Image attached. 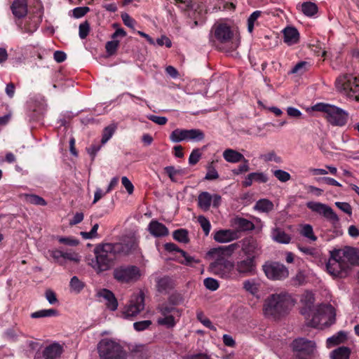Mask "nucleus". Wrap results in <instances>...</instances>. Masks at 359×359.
<instances>
[{
  "instance_id": "obj_9",
  "label": "nucleus",
  "mask_w": 359,
  "mask_h": 359,
  "mask_svg": "<svg viewBox=\"0 0 359 359\" xmlns=\"http://www.w3.org/2000/svg\"><path fill=\"white\" fill-rule=\"evenodd\" d=\"M144 294L140 290L131 295L128 303L123 309L122 316L126 319L135 317L144 310Z\"/></svg>"
},
{
  "instance_id": "obj_60",
  "label": "nucleus",
  "mask_w": 359,
  "mask_h": 359,
  "mask_svg": "<svg viewBox=\"0 0 359 359\" xmlns=\"http://www.w3.org/2000/svg\"><path fill=\"white\" fill-rule=\"evenodd\" d=\"M89 11L90 8L87 6L76 7L73 9V15L76 18H80L84 16Z\"/></svg>"
},
{
  "instance_id": "obj_39",
  "label": "nucleus",
  "mask_w": 359,
  "mask_h": 359,
  "mask_svg": "<svg viewBox=\"0 0 359 359\" xmlns=\"http://www.w3.org/2000/svg\"><path fill=\"white\" fill-rule=\"evenodd\" d=\"M57 314V310L54 309H42L34 312L31 314V318H45V317H50L55 316Z\"/></svg>"
},
{
  "instance_id": "obj_41",
  "label": "nucleus",
  "mask_w": 359,
  "mask_h": 359,
  "mask_svg": "<svg viewBox=\"0 0 359 359\" xmlns=\"http://www.w3.org/2000/svg\"><path fill=\"white\" fill-rule=\"evenodd\" d=\"M196 318L205 327L209 328L211 330L216 331L217 328L214 326L209 318L205 316L204 313L201 311H198L196 313Z\"/></svg>"
},
{
  "instance_id": "obj_14",
  "label": "nucleus",
  "mask_w": 359,
  "mask_h": 359,
  "mask_svg": "<svg viewBox=\"0 0 359 359\" xmlns=\"http://www.w3.org/2000/svg\"><path fill=\"white\" fill-rule=\"evenodd\" d=\"M158 311L162 316V317L158 318L157 320L159 325L165 326L168 328L173 327L175 325L176 321L174 314L177 313L180 315V312L177 309L163 304L158 307Z\"/></svg>"
},
{
  "instance_id": "obj_33",
  "label": "nucleus",
  "mask_w": 359,
  "mask_h": 359,
  "mask_svg": "<svg viewBox=\"0 0 359 359\" xmlns=\"http://www.w3.org/2000/svg\"><path fill=\"white\" fill-rule=\"evenodd\" d=\"M255 210L261 212H269L273 209V203L269 199L263 198L256 202Z\"/></svg>"
},
{
  "instance_id": "obj_54",
  "label": "nucleus",
  "mask_w": 359,
  "mask_h": 359,
  "mask_svg": "<svg viewBox=\"0 0 359 359\" xmlns=\"http://www.w3.org/2000/svg\"><path fill=\"white\" fill-rule=\"evenodd\" d=\"M205 287L211 291H215L219 287V283L212 278H207L203 281Z\"/></svg>"
},
{
  "instance_id": "obj_18",
  "label": "nucleus",
  "mask_w": 359,
  "mask_h": 359,
  "mask_svg": "<svg viewBox=\"0 0 359 359\" xmlns=\"http://www.w3.org/2000/svg\"><path fill=\"white\" fill-rule=\"evenodd\" d=\"M234 268L236 271L242 276H251L255 274L256 270V263L254 258L247 257L243 259H241L234 264Z\"/></svg>"
},
{
  "instance_id": "obj_50",
  "label": "nucleus",
  "mask_w": 359,
  "mask_h": 359,
  "mask_svg": "<svg viewBox=\"0 0 359 359\" xmlns=\"http://www.w3.org/2000/svg\"><path fill=\"white\" fill-rule=\"evenodd\" d=\"M260 158L265 162L274 161L279 163L282 161L281 158L273 151L261 155Z\"/></svg>"
},
{
  "instance_id": "obj_36",
  "label": "nucleus",
  "mask_w": 359,
  "mask_h": 359,
  "mask_svg": "<svg viewBox=\"0 0 359 359\" xmlns=\"http://www.w3.org/2000/svg\"><path fill=\"white\" fill-rule=\"evenodd\" d=\"M173 238L182 243H188L189 242V232L185 229H180L173 231Z\"/></svg>"
},
{
  "instance_id": "obj_5",
  "label": "nucleus",
  "mask_w": 359,
  "mask_h": 359,
  "mask_svg": "<svg viewBox=\"0 0 359 359\" xmlns=\"http://www.w3.org/2000/svg\"><path fill=\"white\" fill-rule=\"evenodd\" d=\"M309 325L313 327L322 328L332 324L335 320V309L331 304H323L318 306L311 314Z\"/></svg>"
},
{
  "instance_id": "obj_43",
  "label": "nucleus",
  "mask_w": 359,
  "mask_h": 359,
  "mask_svg": "<svg viewBox=\"0 0 359 359\" xmlns=\"http://www.w3.org/2000/svg\"><path fill=\"white\" fill-rule=\"evenodd\" d=\"M261 14H262V11H255L248 18V31L250 33H252L253 32L255 22L260 17Z\"/></svg>"
},
{
  "instance_id": "obj_22",
  "label": "nucleus",
  "mask_w": 359,
  "mask_h": 359,
  "mask_svg": "<svg viewBox=\"0 0 359 359\" xmlns=\"http://www.w3.org/2000/svg\"><path fill=\"white\" fill-rule=\"evenodd\" d=\"M149 232L154 237H164L168 235V229L157 220L152 219L148 225Z\"/></svg>"
},
{
  "instance_id": "obj_21",
  "label": "nucleus",
  "mask_w": 359,
  "mask_h": 359,
  "mask_svg": "<svg viewBox=\"0 0 359 359\" xmlns=\"http://www.w3.org/2000/svg\"><path fill=\"white\" fill-rule=\"evenodd\" d=\"M97 296L105 301L107 309L113 311L117 309L118 301L111 291L107 289H102L97 292Z\"/></svg>"
},
{
  "instance_id": "obj_40",
  "label": "nucleus",
  "mask_w": 359,
  "mask_h": 359,
  "mask_svg": "<svg viewBox=\"0 0 359 359\" xmlns=\"http://www.w3.org/2000/svg\"><path fill=\"white\" fill-rule=\"evenodd\" d=\"M85 284L79 278L74 276H73L69 282V287L72 292L75 293H79L84 287Z\"/></svg>"
},
{
  "instance_id": "obj_16",
  "label": "nucleus",
  "mask_w": 359,
  "mask_h": 359,
  "mask_svg": "<svg viewBox=\"0 0 359 359\" xmlns=\"http://www.w3.org/2000/svg\"><path fill=\"white\" fill-rule=\"evenodd\" d=\"M292 347L297 353V357L310 356L314 354L316 343L305 338H298L292 341Z\"/></svg>"
},
{
  "instance_id": "obj_17",
  "label": "nucleus",
  "mask_w": 359,
  "mask_h": 359,
  "mask_svg": "<svg viewBox=\"0 0 359 359\" xmlns=\"http://www.w3.org/2000/svg\"><path fill=\"white\" fill-rule=\"evenodd\" d=\"M212 29L214 39L220 43H227L233 39V34L226 24L215 25Z\"/></svg>"
},
{
  "instance_id": "obj_12",
  "label": "nucleus",
  "mask_w": 359,
  "mask_h": 359,
  "mask_svg": "<svg viewBox=\"0 0 359 359\" xmlns=\"http://www.w3.org/2000/svg\"><path fill=\"white\" fill-rule=\"evenodd\" d=\"M205 138L204 133L200 129H180L174 130L170 135V140L172 142L182 141L201 142Z\"/></svg>"
},
{
  "instance_id": "obj_7",
  "label": "nucleus",
  "mask_w": 359,
  "mask_h": 359,
  "mask_svg": "<svg viewBox=\"0 0 359 359\" xmlns=\"http://www.w3.org/2000/svg\"><path fill=\"white\" fill-rule=\"evenodd\" d=\"M330 254V257L326 264L327 272L334 277L346 276L348 265L341 255L343 254L341 252V249L334 250Z\"/></svg>"
},
{
  "instance_id": "obj_24",
  "label": "nucleus",
  "mask_w": 359,
  "mask_h": 359,
  "mask_svg": "<svg viewBox=\"0 0 359 359\" xmlns=\"http://www.w3.org/2000/svg\"><path fill=\"white\" fill-rule=\"evenodd\" d=\"M62 351L63 348L60 344L53 343L45 348L43 351V357L44 359H58Z\"/></svg>"
},
{
  "instance_id": "obj_52",
  "label": "nucleus",
  "mask_w": 359,
  "mask_h": 359,
  "mask_svg": "<svg viewBox=\"0 0 359 359\" xmlns=\"http://www.w3.org/2000/svg\"><path fill=\"white\" fill-rule=\"evenodd\" d=\"M39 27V22L37 20H31L29 22H26L23 28H22L24 32L28 34L34 33Z\"/></svg>"
},
{
  "instance_id": "obj_53",
  "label": "nucleus",
  "mask_w": 359,
  "mask_h": 359,
  "mask_svg": "<svg viewBox=\"0 0 359 359\" xmlns=\"http://www.w3.org/2000/svg\"><path fill=\"white\" fill-rule=\"evenodd\" d=\"M151 323V321L149 320L138 321L133 323V327L136 331L141 332L147 330Z\"/></svg>"
},
{
  "instance_id": "obj_58",
  "label": "nucleus",
  "mask_w": 359,
  "mask_h": 359,
  "mask_svg": "<svg viewBox=\"0 0 359 359\" xmlns=\"http://www.w3.org/2000/svg\"><path fill=\"white\" fill-rule=\"evenodd\" d=\"M308 62L302 61L296 64L290 71L291 74L303 73L306 70Z\"/></svg>"
},
{
  "instance_id": "obj_37",
  "label": "nucleus",
  "mask_w": 359,
  "mask_h": 359,
  "mask_svg": "<svg viewBox=\"0 0 359 359\" xmlns=\"http://www.w3.org/2000/svg\"><path fill=\"white\" fill-rule=\"evenodd\" d=\"M235 224L241 231H252L255 229L254 224L251 221L245 218H236Z\"/></svg>"
},
{
  "instance_id": "obj_35",
  "label": "nucleus",
  "mask_w": 359,
  "mask_h": 359,
  "mask_svg": "<svg viewBox=\"0 0 359 359\" xmlns=\"http://www.w3.org/2000/svg\"><path fill=\"white\" fill-rule=\"evenodd\" d=\"M243 288L252 295L258 293L259 283L255 279L246 280L243 282Z\"/></svg>"
},
{
  "instance_id": "obj_49",
  "label": "nucleus",
  "mask_w": 359,
  "mask_h": 359,
  "mask_svg": "<svg viewBox=\"0 0 359 359\" xmlns=\"http://www.w3.org/2000/svg\"><path fill=\"white\" fill-rule=\"evenodd\" d=\"M180 253L184 257V260L180 261V263L187 266H192L194 264L199 262V260L194 257L189 255L185 251L180 250Z\"/></svg>"
},
{
  "instance_id": "obj_44",
  "label": "nucleus",
  "mask_w": 359,
  "mask_h": 359,
  "mask_svg": "<svg viewBox=\"0 0 359 359\" xmlns=\"http://www.w3.org/2000/svg\"><path fill=\"white\" fill-rule=\"evenodd\" d=\"M26 200L31 204L45 206L46 205V201L41 196L34 194L26 195Z\"/></svg>"
},
{
  "instance_id": "obj_51",
  "label": "nucleus",
  "mask_w": 359,
  "mask_h": 359,
  "mask_svg": "<svg viewBox=\"0 0 359 359\" xmlns=\"http://www.w3.org/2000/svg\"><path fill=\"white\" fill-rule=\"evenodd\" d=\"M207 173L205 175V179L207 180H216L219 177V175L217 173V171L213 166V162H211L210 164H208L207 167Z\"/></svg>"
},
{
  "instance_id": "obj_27",
  "label": "nucleus",
  "mask_w": 359,
  "mask_h": 359,
  "mask_svg": "<svg viewBox=\"0 0 359 359\" xmlns=\"http://www.w3.org/2000/svg\"><path fill=\"white\" fill-rule=\"evenodd\" d=\"M11 10L16 18L25 16L27 13V0H15L12 4Z\"/></svg>"
},
{
  "instance_id": "obj_42",
  "label": "nucleus",
  "mask_w": 359,
  "mask_h": 359,
  "mask_svg": "<svg viewBox=\"0 0 359 359\" xmlns=\"http://www.w3.org/2000/svg\"><path fill=\"white\" fill-rule=\"evenodd\" d=\"M164 170L171 181L175 182H177V176H181L184 173L182 170L175 169L174 166H166Z\"/></svg>"
},
{
  "instance_id": "obj_32",
  "label": "nucleus",
  "mask_w": 359,
  "mask_h": 359,
  "mask_svg": "<svg viewBox=\"0 0 359 359\" xmlns=\"http://www.w3.org/2000/svg\"><path fill=\"white\" fill-rule=\"evenodd\" d=\"M301 11L307 17H313L318 12L317 5L311 1H306L301 4Z\"/></svg>"
},
{
  "instance_id": "obj_55",
  "label": "nucleus",
  "mask_w": 359,
  "mask_h": 359,
  "mask_svg": "<svg viewBox=\"0 0 359 359\" xmlns=\"http://www.w3.org/2000/svg\"><path fill=\"white\" fill-rule=\"evenodd\" d=\"M201 152L199 149H194L189 158V163L190 165H196L201 158Z\"/></svg>"
},
{
  "instance_id": "obj_15",
  "label": "nucleus",
  "mask_w": 359,
  "mask_h": 359,
  "mask_svg": "<svg viewBox=\"0 0 359 359\" xmlns=\"http://www.w3.org/2000/svg\"><path fill=\"white\" fill-rule=\"evenodd\" d=\"M48 253L54 262L60 266H65L67 261L78 264L81 261V256L76 252L69 250L63 252L59 249L49 250Z\"/></svg>"
},
{
  "instance_id": "obj_6",
  "label": "nucleus",
  "mask_w": 359,
  "mask_h": 359,
  "mask_svg": "<svg viewBox=\"0 0 359 359\" xmlns=\"http://www.w3.org/2000/svg\"><path fill=\"white\" fill-rule=\"evenodd\" d=\"M100 359H126V353L122 346L116 340L102 339L97 344Z\"/></svg>"
},
{
  "instance_id": "obj_59",
  "label": "nucleus",
  "mask_w": 359,
  "mask_h": 359,
  "mask_svg": "<svg viewBox=\"0 0 359 359\" xmlns=\"http://www.w3.org/2000/svg\"><path fill=\"white\" fill-rule=\"evenodd\" d=\"M58 241L69 246H76L79 244V241L72 237H58Z\"/></svg>"
},
{
  "instance_id": "obj_64",
  "label": "nucleus",
  "mask_w": 359,
  "mask_h": 359,
  "mask_svg": "<svg viewBox=\"0 0 359 359\" xmlns=\"http://www.w3.org/2000/svg\"><path fill=\"white\" fill-rule=\"evenodd\" d=\"M121 183L123 186L126 188L128 194H132L133 193L134 186L127 177H122Z\"/></svg>"
},
{
  "instance_id": "obj_45",
  "label": "nucleus",
  "mask_w": 359,
  "mask_h": 359,
  "mask_svg": "<svg viewBox=\"0 0 359 359\" xmlns=\"http://www.w3.org/2000/svg\"><path fill=\"white\" fill-rule=\"evenodd\" d=\"M116 130V126L114 125H110L106 127L102 133V144H104L112 137L113 134L114 133Z\"/></svg>"
},
{
  "instance_id": "obj_19",
  "label": "nucleus",
  "mask_w": 359,
  "mask_h": 359,
  "mask_svg": "<svg viewBox=\"0 0 359 359\" xmlns=\"http://www.w3.org/2000/svg\"><path fill=\"white\" fill-rule=\"evenodd\" d=\"M238 238V232L232 229H219L213 233V239L219 243H229Z\"/></svg>"
},
{
  "instance_id": "obj_31",
  "label": "nucleus",
  "mask_w": 359,
  "mask_h": 359,
  "mask_svg": "<svg viewBox=\"0 0 359 359\" xmlns=\"http://www.w3.org/2000/svg\"><path fill=\"white\" fill-rule=\"evenodd\" d=\"M351 354V350L346 346H341L330 353L331 359H348Z\"/></svg>"
},
{
  "instance_id": "obj_56",
  "label": "nucleus",
  "mask_w": 359,
  "mask_h": 359,
  "mask_svg": "<svg viewBox=\"0 0 359 359\" xmlns=\"http://www.w3.org/2000/svg\"><path fill=\"white\" fill-rule=\"evenodd\" d=\"M119 45V41L115 39L108 41L106 43L105 48L109 55H113L116 51Z\"/></svg>"
},
{
  "instance_id": "obj_29",
  "label": "nucleus",
  "mask_w": 359,
  "mask_h": 359,
  "mask_svg": "<svg viewBox=\"0 0 359 359\" xmlns=\"http://www.w3.org/2000/svg\"><path fill=\"white\" fill-rule=\"evenodd\" d=\"M212 195L208 191H203L198 196V206L203 211H208L212 204Z\"/></svg>"
},
{
  "instance_id": "obj_23",
  "label": "nucleus",
  "mask_w": 359,
  "mask_h": 359,
  "mask_svg": "<svg viewBox=\"0 0 359 359\" xmlns=\"http://www.w3.org/2000/svg\"><path fill=\"white\" fill-rule=\"evenodd\" d=\"M341 254L344 261L351 265L359 266V250L354 248L346 247L344 249H341Z\"/></svg>"
},
{
  "instance_id": "obj_62",
  "label": "nucleus",
  "mask_w": 359,
  "mask_h": 359,
  "mask_svg": "<svg viewBox=\"0 0 359 359\" xmlns=\"http://www.w3.org/2000/svg\"><path fill=\"white\" fill-rule=\"evenodd\" d=\"M241 161L243 162V164L240 165L237 169H235L233 170V172L235 175H240L243 172H246L250 170L249 164H248V160H247L245 158V160H242Z\"/></svg>"
},
{
  "instance_id": "obj_63",
  "label": "nucleus",
  "mask_w": 359,
  "mask_h": 359,
  "mask_svg": "<svg viewBox=\"0 0 359 359\" xmlns=\"http://www.w3.org/2000/svg\"><path fill=\"white\" fill-rule=\"evenodd\" d=\"M121 19L126 26L134 29L135 21L128 13L121 14Z\"/></svg>"
},
{
  "instance_id": "obj_28",
  "label": "nucleus",
  "mask_w": 359,
  "mask_h": 359,
  "mask_svg": "<svg viewBox=\"0 0 359 359\" xmlns=\"http://www.w3.org/2000/svg\"><path fill=\"white\" fill-rule=\"evenodd\" d=\"M223 158L229 163H236L245 160L244 156L232 149H226L223 152Z\"/></svg>"
},
{
  "instance_id": "obj_38",
  "label": "nucleus",
  "mask_w": 359,
  "mask_h": 359,
  "mask_svg": "<svg viewBox=\"0 0 359 359\" xmlns=\"http://www.w3.org/2000/svg\"><path fill=\"white\" fill-rule=\"evenodd\" d=\"M346 339V334L344 332L340 331L337 334L329 337L327 339V345L330 347L332 346L337 345L344 342Z\"/></svg>"
},
{
  "instance_id": "obj_25",
  "label": "nucleus",
  "mask_w": 359,
  "mask_h": 359,
  "mask_svg": "<svg viewBox=\"0 0 359 359\" xmlns=\"http://www.w3.org/2000/svg\"><path fill=\"white\" fill-rule=\"evenodd\" d=\"M271 236L273 241L281 244H289L292 240V236L280 227L272 229Z\"/></svg>"
},
{
  "instance_id": "obj_13",
  "label": "nucleus",
  "mask_w": 359,
  "mask_h": 359,
  "mask_svg": "<svg viewBox=\"0 0 359 359\" xmlns=\"http://www.w3.org/2000/svg\"><path fill=\"white\" fill-rule=\"evenodd\" d=\"M263 271L266 276L273 280H283L289 276L287 268L279 262L266 263L263 265Z\"/></svg>"
},
{
  "instance_id": "obj_34",
  "label": "nucleus",
  "mask_w": 359,
  "mask_h": 359,
  "mask_svg": "<svg viewBox=\"0 0 359 359\" xmlns=\"http://www.w3.org/2000/svg\"><path fill=\"white\" fill-rule=\"evenodd\" d=\"M174 286L172 280L168 276L158 279L157 282V287L160 292H165L172 289Z\"/></svg>"
},
{
  "instance_id": "obj_2",
  "label": "nucleus",
  "mask_w": 359,
  "mask_h": 359,
  "mask_svg": "<svg viewBox=\"0 0 359 359\" xmlns=\"http://www.w3.org/2000/svg\"><path fill=\"white\" fill-rule=\"evenodd\" d=\"M238 247V243H234L226 246L211 249L208 255L214 258L215 261L210 264V272L222 278H230L233 274L234 263L226 257H231Z\"/></svg>"
},
{
  "instance_id": "obj_48",
  "label": "nucleus",
  "mask_w": 359,
  "mask_h": 359,
  "mask_svg": "<svg viewBox=\"0 0 359 359\" xmlns=\"http://www.w3.org/2000/svg\"><path fill=\"white\" fill-rule=\"evenodd\" d=\"M198 222L200 224L205 236H208L210 231L211 224L210 221L204 216L200 215L198 217Z\"/></svg>"
},
{
  "instance_id": "obj_61",
  "label": "nucleus",
  "mask_w": 359,
  "mask_h": 359,
  "mask_svg": "<svg viewBox=\"0 0 359 359\" xmlns=\"http://www.w3.org/2000/svg\"><path fill=\"white\" fill-rule=\"evenodd\" d=\"M335 205L348 215H352V208L349 203L346 202H336Z\"/></svg>"
},
{
  "instance_id": "obj_20",
  "label": "nucleus",
  "mask_w": 359,
  "mask_h": 359,
  "mask_svg": "<svg viewBox=\"0 0 359 359\" xmlns=\"http://www.w3.org/2000/svg\"><path fill=\"white\" fill-rule=\"evenodd\" d=\"M259 250V243L253 238H248L242 241V251L247 257L252 256L255 259Z\"/></svg>"
},
{
  "instance_id": "obj_57",
  "label": "nucleus",
  "mask_w": 359,
  "mask_h": 359,
  "mask_svg": "<svg viewBox=\"0 0 359 359\" xmlns=\"http://www.w3.org/2000/svg\"><path fill=\"white\" fill-rule=\"evenodd\" d=\"M90 32V25L87 21H85L83 23H81L79 25V37L81 39H85L89 34Z\"/></svg>"
},
{
  "instance_id": "obj_11",
  "label": "nucleus",
  "mask_w": 359,
  "mask_h": 359,
  "mask_svg": "<svg viewBox=\"0 0 359 359\" xmlns=\"http://www.w3.org/2000/svg\"><path fill=\"white\" fill-rule=\"evenodd\" d=\"M306 207L312 212L323 216L332 226L337 227L339 224V217L328 205L320 202L309 201L306 203Z\"/></svg>"
},
{
  "instance_id": "obj_1",
  "label": "nucleus",
  "mask_w": 359,
  "mask_h": 359,
  "mask_svg": "<svg viewBox=\"0 0 359 359\" xmlns=\"http://www.w3.org/2000/svg\"><path fill=\"white\" fill-rule=\"evenodd\" d=\"M137 246L135 237L126 238L119 243L99 245L94 249L95 257L88 258V265L100 274L111 269L116 255H128L135 252Z\"/></svg>"
},
{
  "instance_id": "obj_26",
  "label": "nucleus",
  "mask_w": 359,
  "mask_h": 359,
  "mask_svg": "<svg viewBox=\"0 0 359 359\" xmlns=\"http://www.w3.org/2000/svg\"><path fill=\"white\" fill-rule=\"evenodd\" d=\"M284 42L289 46L298 43L299 34L298 30L292 27H287L283 29Z\"/></svg>"
},
{
  "instance_id": "obj_30",
  "label": "nucleus",
  "mask_w": 359,
  "mask_h": 359,
  "mask_svg": "<svg viewBox=\"0 0 359 359\" xmlns=\"http://www.w3.org/2000/svg\"><path fill=\"white\" fill-rule=\"evenodd\" d=\"M299 233L310 242H315L318 239L314 233L313 226L309 224H301L299 226Z\"/></svg>"
},
{
  "instance_id": "obj_8",
  "label": "nucleus",
  "mask_w": 359,
  "mask_h": 359,
  "mask_svg": "<svg viewBox=\"0 0 359 359\" xmlns=\"http://www.w3.org/2000/svg\"><path fill=\"white\" fill-rule=\"evenodd\" d=\"M113 276L120 283L129 284L140 278L141 271L136 266H120L114 269Z\"/></svg>"
},
{
  "instance_id": "obj_10",
  "label": "nucleus",
  "mask_w": 359,
  "mask_h": 359,
  "mask_svg": "<svg viewBox=\"0 0 359 359\" xmlns=\"http://www.w3.org/2000/svg\"><path fill=\"white\" fill-rule=\"evenodd\" d=\"M336 87L340 91H344L349 96L359 97V77L353 74H344L336 80Z\"/></svg>"
},
{
  "instance_id": "obj_4",
  "label": "nucleus",
  "mask_w": 359,
  "mask_h": 359,
  "mask_svg": "<svg viewBox=\"0 0 359 359\" xmlns=\"http://www.w3.org/2000/svg\"><path fill=\"white\" fill-rule=\"evenodd\" d=\"M313 109L325 114V118L331 125L334 126H344L348 120L349 114L343 109L335 105L323 102L318 103L313 107Z\"/></svg>"
},
{
  "instance_id": "obj_47",
  "label": "nucleus",
  "mask_w": 359,
  "mask_h": 359,
  "mask_svg": "<svg viewBox=\"0 0 359 359\" xmlns=\"http://www.w3.org/2000/svg\"><path fill=\"white\" fill-rule=\"evenodd\" d=\"M273 175L281 182H286L291 179V175L289 172L278 169L273 170Z\"/></svg>"
},
{
  "instance_id": "obj_46",
  "label": "nucleus",
  "mask_w": 359,
  "mask_h": 359,
  "mask_svg": "<svg viewBox=\"0 0 359 359\" xmlns=\"http://www.w3.org/2000/svg\"><path fill=\"white\" fill-rule=\"evenodd\" d=\"M250 177L252 178L254 182L266 183L269 180L268 175L263 172H251Z\"/></svg>"
},
{
  "instance_id": "obj_3",
  "label": "nucleus",
  "mask_w": 359,
  "mask_h": 359,
  "mask_svg": "<svg viewBox=\"0 0 359 359\" xmlns=\"http://www.w3.org/2000/svg\"><path fill=\"white\" fill-rule=\"evenodd\" d=\"M294 303L291 295L287 292L272 294L264 302L263 314L266 318L279 319L290 312Z\"/></svg>"
}]
</instances>
